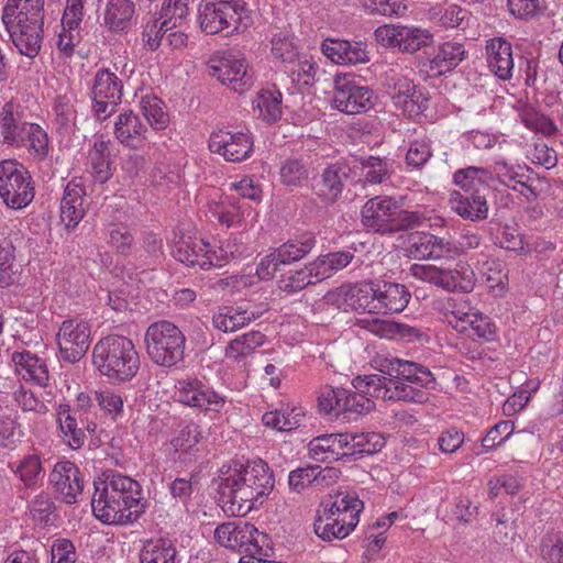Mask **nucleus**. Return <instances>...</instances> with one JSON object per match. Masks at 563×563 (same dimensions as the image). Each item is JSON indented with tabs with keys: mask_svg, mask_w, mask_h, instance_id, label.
Listing matches in <instances>:
<instances>
[{
	"mask_svg": "<svg viewBox=\"0 0 563 563\" xmlns=\"http://www.w3.org/2000/svg\"><path fill=\"white\" fill-rule=\"evenodd\" d=\"M275 479L268 464L261 460L247 461L219 484L220 499L233 516L243 517L262 506L272 493Z\"/></svg>",
	"mask_w": 563,
	"mask_h": 563,
	"instance_id": "nucleus-1",
	"label": "nucleus"
},
{
	"mask_svg": "<svg viewBox=\"0 0 563 563\" xmlns=\"http://www.w3.org/2000/svg\"><path fill=\"white\" fill-rule=\"evenodd\" d=\"M91 508L95 517L106 525H128L136 521L146 508L141 485L131 477L114 474L93 483Z\"/></svg>",
	"mask_w": 563,
	"mask_h": 563,
	"instance_id": "nucleus-2",
	"label": "nucleus"
},
{
	"mask_svg": "<svg viewBox=\"0 0 563 563\" xmlns=\"http://www.w3.org/2000/svg\"><path fill=\"white\" fill-rule=\"evenodd\" d=\"M45 0H8L2 22L19 52L30 58L38 55L43 42Z\"/></svg>",
	"mask_w": 563,
	"mask_h": 563,
	"instance_id": "nucleus-3",
	"label": "nucleus"
},
{
	"mask_svg": "<svg viewBox=\"0 0 563 563\" xmlns=\"http://www.w3.org/2000/svg\"><path fill=\"white\" fill-rule=\"evenodd\" d=\"M92 363L101 375L114 383L130 382L140 369L133 341L119 334H109L95 344Z\"/></svg>",
	"mask_w": 563,
	"mask_h": 563,
	"instance_id": "nucleus-4",
	"label": "nucleus"
},
{
	"mask_svg": "<svg viewBox=\"0 0 563 563\" xmlns=\"http://www.w3.org/2000/svg\"><path fill=\"white\" fill-rule=\"evenodd\" d=\"M198 22L208 35L239 34L252 25V10L245 0H201Z\"/></svg>",
	"mask_w": 563,
	"mask_h": 563,
	"instance_id": "nucleus-5",
	"label": "nucleus"
},
{
	"mask_svg": "<svg viewBox=\"0 0 563 563\" xmlns=\"http://www.w3.org/2000/svg\"><path fill=\"white\" fill-rule=\"evenodd\" d=\"M362 224L369 231L379 234H393L411 229L419 224L420 217L407 211L388 197H374L363 206Z\"/></svg>",
	"mask_w": 563,
	"mask_h": 563,
	"instance_id": "nucleus-6",
	"label": "nucleus"
},
{
	"mask_svg": "<svg viewBox=\"0 0 563 563\" xmlns=\"http://www.w3.org/2000/svg\"><path fill=\"white\" fill-rule=\"evenodd\" d=\"M354 302H347L355 310L375 313H397L402 311L410 292L405 285L391 282L371 283L351 290Z\"/></svg>",
	"mask_w": 563,
	"mask_h": 563,
	"instance_id": "nucleus-7",
	"label": "nucleus"
},
{
	"mask_svg": "<svg viewBox=\"0 0 563 563\" xmlns=\"http://www.w3.org/2000/svg\"><path fill=\"white\" fill-rule=\"evenodd\" d=\"M146 353L151 361L163 367H173L184 361L186 336L173 322L161 320L145 332Z\"/></svg>",
	"mask_w": 563,
	"mask_h": 563,
	"instance_id": "nucleus-8",
	"label": "nucleus"
},
{
	"mask_svg": "<svg viewBox=\"0 0 563 563\" xmlns=\"http://www.w3.org/2000/svg\"><path fill=\"white\" fill-rule=\"evenodd\" d=\"M410 275L416 279L428 282L446 291H472L475 285V274L470 265L459 261L454 267L412 264Z\"/></svg>",
	"mask_w": 563,
	"mask_h": 563,
	"instance_id": "nucleus-9",
	"label": "nucleus"
},
{
	"mask_svg": "<svg viewBox=\"0 0 563 563\" xmlns=\"http://www.w3.org/2000/svg\"><path fill=\"white\" fill-rule=\"evenodd\" d=\"M35 190L30 172L14 159L0 163V197L12 209H22L34 199Z\"/></svg>",
	"mask_w": 563,
	"mask_h": 563,
	"instance_id": "nucleus-10",
	"label": "nucleus"
},
{
	"mask_svg": "<svg viewBox=\"0 0 563 563\" xmlns=\"http://www.w3.org/2000/svg\"><path fill=\"white\" fill-rule=\"evenodd\" d=\"M209 75L238 93L247 91L253 76L239 51L229 49L213 55L208 62Z\"/></svg>",
	"mask_w": 563,
	"mask_h": 563,
	"instance_id": "nucleus-11",
	"label": "nucleus"
},
{
	"mask_svg": "<svg viewBox=\"0 0 563 563\" xmlns=\"http://www.w3.org/2000/svg\"><path fill=\"white\" fill-rule=\"evenodd\" d=\"M333 85L332 106L334 109L346 114H356L366 112L374 107L375 92L368 86L360 85L355 75L336 74Z\"/></svg>",
	"mask_w": 563,
	"mask_h": 563,
	"instance_id": "nucleus-12",
	"label": "nucleus"
},
{
	"mask_svg": "<svg viewBox=\"0 0 563 563\" xmlns=\"http://www.w3.org/2000/svg\"><path fill=\"white\" fill-rule=\"evenodd\" d=\"M316 244L317 240L313 233L298 234L264 256L256 267V274L261 279H271L280 271L282 265L302 260L314 249Z\"/></svg>",
	"mask_w": 563,
	"mask_h": 563,
	"instance_id": "nucleus-13",
	"label": "nucleus"
},
{
	"mask_svg": "<svg viewBox=\"0 0 563 563\" xmlns=\"http://www.w3.org/2000/svg\"><path fill=\"white\" fill-rule=\"evenodd\" d=\"M387 92L394 104L408 115H418L428 108L429 98L410 79L391 74L386 77Z\"/></svg>",
	"mask_w": 563,
	"mask_h": 563,
	"instance_id": "nucleus-14",
	"label": "nucleus"
},
{
	"mask_svg": "<svg viewBox=\"0 0 563 563\" xmlns=\"http://www.w3.org/2000/svg\"><path fill=\"white\" fill-rule=\"evenodd\" d=\"M60 357L68 363L80 361L90 345V325L86 321L65 320L57 334Z\"/></svg>",
	"mask_w": 563,
	"mask_h": 563,
	"instance_id": "nucleus-15",
	"label": "nucleus"
},
{
	"mask_svg": "<svg viewBox=\"0 0 563 563\" xmlns=\"http://www.w3.org/2000/svg\"><path fill=\"white\" fill-rule=\"evenodd\" d=\"M209 148L229 162H241L250 157L253 141L247 133L220 128L210 134Z\"/></svg>",
	"mask_w": 563,
	"mask_h": 563,
	"instance_id": "nucleus-16",
	"label": "nucleus"
},
{
	"mask_svg": "<svg viewBox=\"0 0 563 563\" xmlns=\"http://www.w3.org/2000/svg\"><path fill=\"white\" fill-rule=\"evenodd\" d=\"M352 179V167L338 161L329 164L320 175V179L312 184L313 194L327 205L336 202L349 180Z\"/></svg>",
	"mask_w": 563,
	"mask_h": 563,
	"instance_id": "nucleus-17",
	"label": "nucleus"
},
{
	"mask_svg": "<svg viewBox=\"0 0 563 563\" xmlns=\"http://www.w3.org/2000/svg\"><path fill=\"white\" fill-rule=\"evenodd\" d=\"M176 397L186 406L206 411H220L225 402L223 397L197 378L179 380L176 385Z\"/></svg>",
	"mask_w": 563,
	"mask_h": 563,
	"instance_id": "nucleus-18",
	"label": "nucleus"
},
{
	"mask_svg": "<svg viewBox=\"0 0 563 563\" xmlns=\"http://www.w3.org/2000/svg\"><path fill=\"white\" fill-rule=\"evenodd\" d=\"M49 483L59 495L62 501L74 505L82 493L84 479L80 470L70 461H62L55 464L49 474Z\"/></svg>",
	"mask_w": 563,
	"mask_h": 563,
	"instance_id": "nucleus-19",
	"label": "nucleus"
},
{
	"mask_svg": "<svg viewBox=\"0 0 563 563\" xmlns=\"http://www.w3.org/2000/svg\"><path fill=\"white\" fill-rule=\"evenodd\" d=\"M493 195L489 185H482L481 188L466 192H453L450 205L463 219L482 221L488 216V197Z\"/></svg>",
	"mask_w": 563,
	"mask_h": 563,
	"instance_id": "nucleus-20",
	"label": "nucleus"
},
{
	"mask_svg": "<svg viewBox=\"0 0 563 563\" xmlns=\"http://www.w3.org/2000/svg\"><path fill=\"white\" fill-rule=\"evenodd\" d=\"M322 53L336 64L356 65L369 62L367 44L362 41L327 38L321 46Z\"/></svg>",
	"mask_w": 563,
	"mask_h": 563,
	"instance_id": "nucleus-21",
	"label": "nucleus"
},
{
	"mask_svg": "<svg viewBox=\"0 0 563 563\" xmlns=\"http://www.w3.org/2000/svg\"><path fill=\"white\" fill-rule=\"evenodd\" d=\"M147 126L132 110L119 114L114 123V135L124 146L136 150L146 141Z\"/></svg>",
	"mask_w": 563,
	"mask_h": 563,
	"instance_id": "nucleus-22",
	"label": "nucleus"
},
{
	"mask_svg": "<svg viewBox=\"0 0 563 563\" xmlns=\"http://www.w3.org/2000/svg\"><path fill=\"white\" fill-rule=\"evenodd\" d=\"M209 247V243L203 240L181 236L175 243L173 254L177 261L188 266H199L207 269L213 265Z\"/></svg>",
	"mask_w": 563,
	"mask_h": 563,
	"instance_id": "nucleus-23",
	"label": "nucleus"
},
{
	"mask_svg": "<svg viewBox=\"0 0 563 563\" xmlns=\"http://www.w3.org/2000/svg\"><path fill=\"white\" fill-rule=\"evenodd\" d=\"M489 69L500 79L511 78L514 69L512 47L504 37H494L486 45Z\"/></svg>",
	"mask_w": 563,
	"mask_h": 563,
	"instance_id": "nucleus-24",
	"label": "nucleus"
},
{
	"mask_svg": "<svg viewBox=\"0 0 563 563\" xmlns=\"http://www.w3.org/2000/svg\"><path fill=\"white\" fill-rule=\"evenodd\" d=\"M261 316L262 312L250 310L243 305L236 307L224 306L219 308L218 312L213 314L212 324L216 329L229 333L238 331Z\"/></svg>",
	"mask_w": 563,
	"mask_h": 563,
	"instance_id": "nucleus-25",
	"label": "nucleus"
},
{
	"mask_svg": "<svg viewBox=\"0 0 563 563\" xmlns=\"http://www.w3.org/2000/svg\"><path fill=\"white\" fill-rule=\"evenodd\" d=\"M355 528L353 518H338L331 512V509H318L313 523L314 533L324 541L343 539L347 537Z\"/></svg>",
	"mask_w": 563,
	"mask_h": 563,
	"instance_id": "nucleus-26",
	"label": "nucleus"
},
{
	"mask_svg": "<svg viewBox=\"0 0 563 563\" xmlns=\"http://www.w3.org/2000/svg\"><path fill=\"white\" fill-rule=\"evenodd\" d=\"M394 377L401 382H407L424 389H434L437 379L431 371L418 363L395 358L390 362Z\"/></svg>",
	"mask_w": 563,
	"mask_h": 563,
	"instance_id": "nucleus-27",
	"label": "nucleus"
},
{
	"mask_svg": "<svg viewBox=\"0 0 563 563\" xmlns=\"http://www.w3.org/2000/svg\"><path fill=\"white\" fill-rule=\"evenodd\" d=\"M84 195V188L73 183H69L64 190L60 200V220L67 229L77 227L85 216Z\"/></svg>",
	"mask_w": 563,
	"mask_h": 563,
	"instance_id": "nucleus-28",
	"label": "nucleus"
},
{
	"mask_svg": "<svg viewBox=\"0 0 563 563\" xmlns=\"http://www.w3.org/2000/svg\"><path fill=\"white\" fill-rule=\"evenodd\" d=\"M123 84L122 80L107 68L100 69L95 75L93 86L91 89L92 98L109 99L111 110H115L121 103Z\"/></svg>",
	"mask_w": 563,
	"mask_h": 563,
	"instance_id": "nucleus-29",
	"label": "nucleus"
},
{
	"mask_svg": "<svg viewBox=\"0 0 563 563\" xmlns=\"http://www.w3.org/2000/svg\"><path fill=\"white\" fill-rule=\"evenodd\" d=\"M12 360L23 379L32 380L38 386L46 385L48 369L44 360L29 351L14 353Z\"/></svg>",
	"mask_w": 563,
	"mask_h": 563,
	"instance_id": "nucleus-30",
	"label": "nucleus"
},
{
	"mask_svg": "<svg viewBox=\"0 0 563 563\" xmlns=\"http://www.w3.org/2000/svg\"><path fill=\"white\" fill-rule=\"evenodd\" d=\"M22 243L23 236L20 232H11L0 241V284L2 286H10L13 283V276L18 272L15 252Z\"/></svg>",
	"mask_w": 563,
	"mask_h": 563,
	"instance_id": "nucleus-31",
	"label": "nucleus"
},
{
	"mask_svg": "<svg viewBox=\"0 0 563 563\" xmlns=\"http://www.w3.org/2000/svg\"><path fill=\"white\" fill-rule=\"evenodd\" d=\"M342 440V433H327L316 437L308 444L309 456L316 461L329 463L343 460Z\"/></svg>",
	"mask_w": 563,
	"mask_h": 563,
	"instance_id": "nucleus-32",
	"label": "nucleus"
},
{
	"mask_svg": "<svg viewBox=\"0 0 563 563\" xmlns=\"http://www.w3.org/2000/svg\"><path fill=\"white\" fill-rule=\"evenodd\" d=\"M394 374L389 373V376L372 374L364 376H356L352 380V385L355 390L363 393L369 397L380 398L383 400H389L391 396V389L394 385Z\"/></svg>",
	"mask_w": 563,
	"mask_h": 563,
	"instance_id": "nucleus-33",
	"label": "nucleus"
},
{
	"mask_svg": "<svg viewBox=\"0 0 563 563\" xmlns=\"http://www.w3.org/2000/svg\"><path fill=\"white\" fill-rule=\"evenodd\" d=\"M132 0H109L104 12V24L110 31H125L134 15Z\"/></svg>",
	"mask_w": 563,
	"mask_h": 563,
	"instance_id": "nucleus-34",
	"label": "nucleus"
},
{
	"mask_svg": "<svg viewBox=\"0 0 563 563\" xmlns=\"http://www.w3.org/2000/svg\"><path fill=\"white\" fill-rule=\"evenodd\" d=\"M265 342V335L260 331H251L233 339L225 347V357L242 363Z\"/></svg>",
	"mask_w": 563,
	"mask_h": 563,
	"instance_id": "nucleus-35",
	"label": "nucleus"
},
{
	"mask_svg": "<svg viewBox=\"0 0 563 563\" xmlns=\"http://www.w3.org/2000/svg\"><path fill=\"white\" fill-rule=\"evenodd\" d=\"M321 280L316 276V267L312 262L306 264L302 268L288 271L282 274L278 279V288L282 291L291 294L297 292L309 285H316Z\"/></svg>",
	"mask_w": 563,
	"mask_h": 563,
	"instance_id": "nucleus-36",
	"label": "nucleus"
},
{
	"mask_svg": "<svg viewBox=\"0 0 563 563\" xmlns=\"http://www.w3.org/2000/svg\"><path fill=\"white\" fill-rule=\"evenodd\" d=\"M465 56L466 51L463 44L445 42L439 46L437 54L432 57L431 69H437L439 74H444L459 66Z\"/></svg>",
	"mask_w": 563,
	"mask_h": 563,
	"instance_id": "nucleus-37",
	"label": "nucleus"
},
{
	"mask_svg": "<svg viewBox=\"0 0 563 563\" xmlns=\"http://www.w3.org/2000/svg\"><path fill=\"white\" fill-rule=\"evenodd\" d=\"M354 258V254L350 251H338L331 252L324 255L318 256L312 261V265L316 267V276L321 282L330 278L339 271L345 268Z\"/></svg>",
	"mask_w": 563,
	"mask_h": 563,
	"instance_id": "nucleus-38",
	"label": "nucleus"
},
{
	"mask_svg": "<svg viewBox=\"0 0 563 563\" xmlns=\"http://www.w3.org/2000/svg\"><path fill=\"white\" fill-rule=\"evenodd\" d=\"M322 510L331 509L334 517L338 518H353L355 526L358 523V515L362 511L364 504L355 494L338 493L335 499L331 503H322Z\"/></svg>",
	"mask_w": 563,
	"mask_h": 563,
	"instance_id": "nucleus-39",
	"label": "nucleus"
},
{
	"mask_svg": "<svg viewBox=\"0 0 563 563\" xmlns=\"http://www.w3.org/2000/svg\"><path fill=\"white\" fill-rule=\"evenodd\" d=\"M58 423L62 432L68 438V444L71 449H80L86 440V433L79 427L76 412H71L69 405L63 404L58 408Z\"/></svg>",
	"mask_w": 563,
	"mask_h": 563,
	"instance_id": "nucleus-40",
	"label": "nucleus"
},
{
	"mask_svg": "<svg viewBox=\"0 0 563 563\" xmlns=\"http://www.w3.org/2000/svg\"><path fill=\"white\" fill-rule=\"evenodd\" d=\"M260 111L258 117L267 123L276 122L282 117V93L279 91L262 90L253 101Z\"/></svg>",
	"mask_w": 563,
	"mask_h": 563,
	"instance_id": "nucleus-41",
	"label": "nucleus"
},
{
	"mask_svg": "<svg viewBox=\"0 0 563 563\" xmlns=\"http://www.w3.org/2000/svg\"><path fill=\"white\" fill-rule=\"evenodd\" d=\"M140 107L147 123L154 130H163L169 122V115L164 110V102L153 95L142 97Z\"/></svg>",
	"mask_w": 563,
	"mask_h": 563,
	"instance_id": "nucleus-42",
	"label": "nucleus"
},
{
	"mask_svg": "<svg viewBox=\"0 0 563 563\" xmlns=\"http://www.w3.org/2000/svg\"><path fill=\"white\" fill-rule=\"evenodd\" d=\"M375 404L365 394L360 391H351L344 388L340 405V413H344L345 418L352 419V415L363 416L374 410Z\"/></svg>",
	"mask_w": 563,
	"mask_h": 563,
	"instance_id": "nucleus-43",
	"label": "nucleus"
},
{
	"mask_svg": "<svg viewBox=\"0 0 563 563\" xmlns=\"http://www.w3.org/2000/svg\"><path fill=\"white\" fill-rule=\"evenodd\" d=\"M175 547L166 540L148 542L141 551V563H174L176 556Z\"/></svg>",
	"mask_w": 563,
	"mask_h": 563,
	"instance_id": "nucleus-44",
	"label": "nucleus"
},
{
	"mask_svg": "<svg viewBox=\"0 0 563 563\" xmlns=\"http://www.w3.org/2000/svg\"><path fill=\"white\" fill-rule=\"evenodd\" d=\"M364 179L369 184H382L389 179L393 173V163L387 158L369 156L361 161Z\"/></svg>",
	"mask_w": 563,
	"mask_h": 563,
	"instance_id": "nucleus-45",
	"label": "nucleus"
},
{
	"mask_svg": "<svg viewBox=\"0 0 563 563\" xmlns=\"http://www.w3.org/2000/svg\"><path fill=\"white\" fill-rule=\"evenodd\" d=\"M399 51L413 54L422 47L431 44L432 35L427 31L418 27L400 26Z\"/></svg>",
	"mask_w": 563,
	"mask_h": 563,
	"instance_id": "nucleus-46",
	"label": "nucleus"
},
{
	"mask_svg": "<svg viewBox=\"0 0 563 563\" xmlns=\"http://www.w3.org/2000/svg\"><path fill=\"white\" fill-rule=\"evenodd\" d=\"M488 178H490V173L487 169L474 166L459 169L453 175L455 185L460 186L464 192L478 189L482 185H488Z\"/></svg>",
	"mask_w": 563,
	"mask_h": 563,
	"instance_id": "nucleus-47",
	"label": "nucleus"
},
{
	"mask_svg": "<svg viewBox=\"0 0 563 563\" xmlns=\"http://www.w3.org/2000/svg\"><path fill=\"white\" fill-rule=\"evenodd\" d=\"M188 14V0H167L158 14L164 30H172L179 25Z\"/></svg>",
	"mask_w": 563,
	"mask_h": 563,
	"instance_id": "nucleus-48",
	"label": "nucleus"
},
{
	"mask_svg": "<svg viewBox=\"0 0 563 563\" xmlns=\"http://www.w3.org/2000/svg\"><path fill=\"white\" fill-rule=\"evenodd\" d=\"M279 175L284 185L299 186L309 177L308 164L301 158H288L282 164Z\"/></svg>",
	"mask_w": 563,
	"mask_h": 563,
	"instance_id": "nucleus-49",
	"label": "nucleus"
},
{
	"mask_svg": "<svg viewBox=\"0 0 563 563\" xmlns=\"http://www.w3.org/2000/svg\"><path fill=\"white\" fill-rule=\"evenodd\" d=\"M413 384H406L399 379H394V385L391 389V396H389V400L393 401H407V402H418L424 404L429 400V393L421 387H415Z\"/></svg>",
	"mask_w": 563,
	"mask_h": 563,
	"instance_id": "nucleus-50",
	"label": "nucleus"
},
{
	"mask_svg": "<svg viewBox=\"0 0 563 563\" xmlns=\"http://www.w3.org/2000/svg\"><path fill=\"white\" fill-rule=\"evenodd\" d=\"M464 320L467 321V331H471L468 336L473 339L476 336L477 339L485 341H492L495 339L496 325L487 316L481 312H473L472 316H466Z\"/></svg>",
	"mask_w": 563,
	"mask_h": 563,
	"instance_id": "nucleus-51",
	"label": "nucleus"
},
{
	"mask_svg": "<svg viewBox=\"0 0 563 563\" xmlns=\"http://www.w3.org/2000/svg\"><path fill=\"white\" fill-rule=\"evenodd\" d=\"M201 438L202 435L199 430V426L194 422H189L179 430L178 434L172 440V445L176 451L181 450L185 455L192 454Z\"/></svg>",
	"mask_w": 563,
	"mask_h": 563,
	"instance_id": "nucleus-52",
	"label": "nucleus"
},
{
	"mask_svg": "<svg viewBox=\"0 0 563 563\" xmlns=\"http://www.w3.org/2000/svg\"><path fill=\"white\" fill-rule=\"evenodd\" d=\"M363 8L372 14L402 16L407 5L400 0H361Z\"/></svg>",
	"mask_w": 563,
	"mask_h": 563,
	"instance_id": "nucleus-53",
	"label": "nucleus"
},
{
	"mask_svg": "<svg viewBox=\"0 0 563 563\" xmlns=\"http://www.w3.org/2000/svg\"><path fill=\"white\" fill-rule=\"evenodd\" d=\"M521 122L530 130L551 135L556 131L553 122L532 107L525 108L520 113Z\"/></svg>",
	"mask_w": 563,
	"mask_h": 563,
	"instance_id": "nucleus-54",
	"label": "nucleus"
},
{
	"mask_svg": "<svg viewBox=\"0 0 563 563\" xmlns=\"http://www.w3.org/2000/svg\"><path fill=\"white\" fill-rule=\"evenodd\" d=\"M29 508L33 520L41 526L49 523L51 516L56 509L54 501L46 494L35 496L30 503Z\"/></svg>",
	"mask_w": 563,
	"mask_h": 563,
	"instance_id": "nucleus-55",
	"label": "nucleus"
},
{
	"mask_svg": "<svg viewBox=\"0 0 563 563\" xmlns=\"http://www.w3.org/2000/svg\"><path fill=\"white\" fill-rule=\"evenodd\" d=\"M354 437L358 459L379 452L386 444L385 438L377 432L354 433Z\"/></svg>",
	"mask_w": 563,
	"mask_h": 563,
	"instance_id": "nucleus-56",
	"label": "nucleus"
},
{
	"mask_svg": "<svg viewBox=\"0 0 563 563\" xmlns=\"http://www.w3.org/2000/svg\"><path fill=\"white\" fill-rule=\"evenodd\" d=\"M540 553L548 563H563V540L556 533H548L541 541Z\"/></svg>",
	"mask_w": 563,
	"mask_h": 563,
	"instance_id": "nucleus-57",
	"label": "nucleus"
},
{
	"mask_svg": "<svg viewBox=\"0 0 563 563\" xmlns=\"http://www.w3.org/2000/svg\"><path fill=\"white\" fill-rule=\"evenodd\" d=\"M29 132L25 133V142H29V150L33 151L34 154L40 158L44 159L48 153V137L46 132L35 123H32L31 126H26Z\"/></svg>",
	"mask_w": 563,
	"mask_h": 563,
	"instance_id": "nucleus-58",
	"label": "nucleus"
},
{
	"mask_svg": "<svg viewBox=\"0 0 563 563\" xmlns=\"http://www.w3.org/2000/svg\"><path fill=\"white\" fill-rule=\"evenodd\" d=\"M514 429V422L509 420L496 423L482 439V446L490 450L500 445L509 438Z\"/></svg>",
	"mask_w": 563,
	"mask_h": 563,
	"instance_id": "nucleus-59",
	"label": "nucleus"
},
{
	"mask_svg": "<svg viewBox=\"0 0 563 563\" xmlns=\"http://www.w3.org/2000/svg\"><path fill=\"white\" fill-rule=\"evenodd\" d=\"M432 156L430 144L416 140L410 143L406 154V162L413 168H421Z\"/></svg>",
	"mask_w": 563,
	"mask_h": 563,
	"instance_id": "nucleus-60",
	"label": "nucleus"
},
{
	"mask_svg": "<svg viewBox=\"0 0 563 563\" xmlns=\"http://www.w3.org/2000/svg\"><path fill=\"white\" fill-rule=\"evenodd\" d=\"M342 396H344V388L325 386L318 397L319 408L325 413L332 411L340 413Z\"/></svg>",
	"mask_w": 563,
	"mask_h": 563,
	"instance_id": "nucleus-61",
	"label": "nucleus"
},
{
	"mask_svg": "<svg viewBox=\"0 0 563 563\" xmlns=\"http://www.w3.org/2000/svg\"><path fill=\"white\" fill-rule=\"evenodd\" d=\"M433 246L431 252V258L433 260H454L456 258L462 247L454 243L452 240L446 238H440L434 235Z\"/></svg>",
	"mask_w": 563,
	"mask_h": 563,
	"instance_id": "nucleus-62",
	"label": "nucleus"
},
{
	"mask_svg": "<svg viewBox=\"0 0 563 563\" xmlns=\"http://www.w3.org/2000/svg\"><path fill=\"white\" fill-rule=\"evenodd\" d=\"M110 243L117 252L122 255H129L134 244V239L126 227H113L110 232Z\"/></svg>",
	"mask_w": 563,
	"mask_h": 563,
	"instance_id": "nucleus-63",
	"label": "nucleus"
},
{
	"mask_svg": "<svg viewBox=\"0 0 563 563\" xmlns=\"http://www.w3.org/2000/svg\"><path fill=\"white\" fill-rule=\"evenodd\" d=\"M314 465H309L291 471L288 476V484L292 490L300 493L308 486H314Z\"/></svg>",
	"mask_w": 563,
	"mask_h": 563,
	"instance_id": "nucleus-64",
	"label": "nucleus"
}]
</instances>
